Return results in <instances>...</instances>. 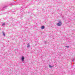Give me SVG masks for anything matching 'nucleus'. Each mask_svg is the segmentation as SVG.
Returning a JSON list of instances; mask_svg holds the SVG:
<instances>
[{
    "instance_id": "obj_2",
    "label": "nucleus",
    "mask_w": 75,
    "mask_h": 75,
    "mask_svg": "<svg viewBox=\"0 0 75 75\" xmlns=\"http://www.w3.org/2000/svg\"><path fill=\"white\" fill-rule=\"evenodd\" d=\"M22 60L23 61H24V58L23 57H22L21 58Z\"/></svg>"
},
{
    "instance_id": "obj_4",
    "label": "nucleus",
    "mask_w": 75,
    "mask_h": 75,
    "mask_svg": "<svg viewBox=\"0 0 75 75\" xmlns=\"http://www.w3.org/2000/svg\"><path fill=\"white\" fill-rule=\"evenodd\" d=\"M49 67L50 68H52V67H53V66H51L50 65H49Z\"/></svg>"
},
{
    "instance_id": "obj_3",
    "label": "nucleus",
    "mask_w": 75,
    "mask_h": 75,
    "mask_svg": "<svg viewBox=\"0 0 75 75\" xmlns=\"http://www.w3.org/2000/svg\"><path fill=\"white\" fill-rule=\"evenodd\" d=\"M27 47H28V48L30 47V44H29L27 45Z\"/></svg>"
},
{
    "instance_id": "obj_7",
    "label": "nucleus",
    "mask_w": 75,
    "mask_h": 75,
    "mask_svg": "<svg viewBox=\"0 0 75 75\" xmlns=\"http://www.w3.org/2000/svg\"><path fill=\"white\" fill-rule=\"evenodd\" d=\"M5 25V24H4V23L2 24V25Z\"/></svg>"
},
{
    "instance_id": "obj_5",
    "label": "nucleus",
    "mask_w": 75,
    "mask_h": 75,
    "mask_svg": "<svg viewBox=\"0 0 75 75\" xmlns=\"http://www.w3.org/2000/svg\"><path fill=\"white\" fill-rule=\"evenodd\" d=\"M44 28H45V27L44 26H42L41 28V29H44Z\"/></svg>"
},
{
    "instance_id": "obj_6",
    "label": "nucleus",
    "mask_w": 75,
    "mask_h": 75,
    "mask_svg": "<svg viewBox=\"0 0 75 75\" xmlns=\"http://www.w3.org/2000/svg\"><path fill=\"white\" fill-rule=\"evenodd\" d=\"M65 47H66L67 48H69V46H65Z\"/></svg>"
},
{
    "instance_id": "obj_1",
    "label": "nucleus",
    "mask_w": 75,
    "mask_h": 75,
    "mask_svg": "<svg viewBox=\"0 0 75 75\" xmlns=\"http://www.w3.org/2000/svg\"><path fill=\"white\" fill-rule=\"evenodd\" d=\"M57 24L58 26H61L62 25V22H59V23H57Z\"/></svg>"
},
{
    "instance_id": "obj_8",
    "label": "nucleus",
    "mask_w": 75,
    "mask_h": 75,
    "mask_svg": "<svg viewBox=\"0 0 75 75\" xmlns=\"http://www.w3.org/2000/svg\"><path fill=\"white\" fill-rule=\"evenodd\" d=\"M3 35H4V36H5V34H4V33H3Z\"/></svg>"
}]
</instances>
